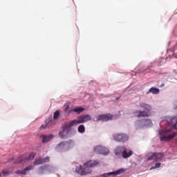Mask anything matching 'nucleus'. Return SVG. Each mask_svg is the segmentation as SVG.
<instances>
[{
    "mask_svg": "<svg viewBox=\"0 0 177 177\" xmlns=\"http://www.w3.org/2000/svg\"><path fill=\"white\" fill-rule=\"evenodd\" d=\"M167 121L169 122L170 127L173 128V129H176V125H177V118L174 117H167L166 118Z\"/></svg>",
    "mask_w": 177,
    "mask_h": 177,
    "instance_id": "obj_13",
    "label": "nucleus"
},
{
    "mask_svg": "<svg viewBox=\"0 0 177 177\" xmlns=\"http://www.w3.org/2000/svg\"><path fill=\"white\" fill-rule=\"evenodd\" d=\"M92 118L88 114L81 115L78 117V120H74L71 121L73 125H80V124H84L86 121H91Z\"/></svg>",
    "mask_w": 177,
    "mask_h": 177,
    "instance_id": "obj_6",
    "label": "nucleus"
},
{
    "mask_svg": "<svg viewBox=\"0 0 177 177\" xmlns=\"http://www.w3.org/2000/svg\"><path fill=\"white\" fill-rule=\"evenodd\" d=\"M59 115H60V112H59V111H56L54 113V115H53L54 120H57V118H59Z\"/></svg>",
    "mask_w": 177,
    "mask_h": 177,
    "instance_id": "obj_23",
    "label": "nucleus"
},
{
    "mask_svg": "<svg viewBox=\"0 0 177 177\" xmlns=\"http://www.w3.org/2000/svg\"><path fill=\"white\" fill-rule=\"evenodd\" d=\"M94 151L97 154H102L103 156H107V154L109 153V149L102 145L95 147L94 148Z\"/></svg>",
    "mask_w": 177,
    "mask_h": 177,
    "instance_id": "obj_9",
    "label": "nucleus"
},
{
    "mask_svg": "<svg viewBox=\"0 0 177 177\" xmlns=\"http://www.w3.org/2000/svg\"><path fill=\"white\" fill-rule=\"evenodd\" d=\"M74 127V124L72 122L70 123L65 124L64 126L62 127V131L59 132V136L62 139H64L65 138H68V133H70V129Z\"/></svg>",
    "mask_w": 177,
    "mask_h": 177,
    "instance_id": "obj_5",
    "label": "nucleus"
},
{
    "mask_svg": "<svg viewBox=\"0 0 177 177\" xmlns=\"http://www.w3.org/2000/svg\"><path fill=\"white\" fill-rule=\"evenodd\" d=\"M161 163H156L154 167H151L150 169H156V168H160Z\"/></svg>",
    "mask_w": 177,
    "mask_h": 177,
    "instance_id": "obj_26",
    "label": "nucleus"
},
{
    "mask_svg": "<svg viewBox=\"0 0 177 177\" xmlns=\"http://www.w3.org/2000/svg\"><path fill=\"white\" fill-rule=\"evenodd\" d=\"M50 161V158L47 156L46 158H40L39 159H36L34 161L35 165H42V164H45V162H49Z\"/></svg>",
    "mask_w": 177,
    "mask_h": 177,
    "instance_id": "obj_12",
    "label": "nucleus"
},
{
    "mask_svg": "<svg viewBox=\"0 0 177 177\" xmlns=\"http://www.w3.org/2000/svg\"><path fill=\"white\" fill-rule=\"evenodd\" d=\"M40 138L42 139V143H48V142H50V140L53 138V136L51 134L48 136L41 135Z\"/></svg>",
    "mask_w": 177,
    "mask_h": 177,
    "instance_id": "obj_17",
    "label": "nucleus"
},
{
    "mask_svg": "<svg viewBox=\"0 0 177 177\" xmlns=\"http://www.w3.org/2000/svg\"><path fill=\"white\" fill-rule=\"evenodd\" d=\"M77 131L80 133H84L85 132V126L84 124L79 126Z\"/></svg>",
    "mask_w": 177,
    "mask_h": 177,
    "instance_id": "obj_22",
    "label": "nucleus"
},
{
    "mask_svg": "<svg viewBox=\"0 0 177 177\" xmlns=\"http://www.w3.org/2000/svg\"><path fill=\"white\" fill-rule=\"evenodd\" d=\"M165 86V84H162L160 86H159V88H162V86Z\"/></svg>",
    "mask_w": 177,
    "mask_h": 177,
    "instance_id": "obj_28",
    "label": "nucleus"
},
{
    "mask_svg": "<svg viewBox=\"0 0 177 177\" xmlns=\"http://www.w3.org/2000/svg\"><path fill=\"white\" fill-rule=\"evenodd\" d=\"M162 157H164V153H154L148 158V161H150L151 160H153V161H158L161 160Z\"/></svg>",
    "mask_w": 177,
    "mask_h": 177,
    "instance_id": "obj_14",
    "label": "nucleus"
},
{
    "mask_svg": "<svg viewBox=\"0 0 177 177\" xmlns=\"http://www.w3.org/2000/svg\"><path fill=\"white\" fill-rule=\"evenodd\" d=\"M149 93H153V95H158L160 93V89L152 87L149 89Z\"/></svg>",
    "mask_w": 177,
    "mask_h": 177,
    "instance_id": "obj_21",
    "label": "nucleus"
},
{
    "mask_svg": "<svg viewBox=\"0 0 177 177\" xmlns=\"http://www.w3.org/2000/svg\"><path fill=\"white\" fill-rule=\"evenodd\" d=\"M140 106L144 109V111H136L134 112L135 117H150L151 115V106L145 102L140 103Z\"/></svg>",
    "mask_w": 177,
    "mask_h": 177,
    "instance_id": "obj_2",
    "label": "nucleus"
},
{
    "mask_svg": "<svg viewBox=\"0 0 177 177\" xmlns=\"http://www.w3.org/2000/svg\"><path fill=\"white\" fill-rule=\"evenodd\" d=\"M121 174H124V169H120L116 171H112L109 173H105L101 174V177H109V176H117V175H121Z\"/></svg>",
    "mask_w": 177,
    "mask_h": 177,
    "instance_id": "obj_11",
    "label": "nucleus"
},
{
    "mask_svg": "<svg viewBox=\"0 0 177 177\" xmlns=\"http://www.w3.org/2000/svg\"><path fill=\"white\" fill-rule=\"evenodd\" d=\"M39 170L41 172H45V171H46L47 172H50V171H52V169H50V167L49 166V165H46L44 166L40 167Z\"/></svg>",
    "mask_w": 177,
    "mask_h": 177,
    "instance_id": "obj_20",
    "label": "nucleus"
},
{
    "mask_svg": "<svg viewBox=\"0 0 177 177\" xmlns=\"http://www.w3.org/2000/svg\"><path fill=\"white\" fill-rule=\"evenodd\" d=\"M64 107H65L64 111H68V109L70 108V103L65 104Z\"/></svg>",
    "mask_w": 177,
    "mask_h": 177,
    "instance_id": "obj_25",
    "label": "nucleus"
},
{
    "mask_svg": "<svg viewBox=\"0 0 177 177\" xmlns=\"http://www.w3.org/2000/svg\"><path fill=\"white\" fill-rule=\"evenodd\" d=\"M33 167L32 165H30L27 167H26L24 170L22 171H16L15 174H17V175L21 174V175H26L28 171H31V169H32Z\"/></svg>",
    "mask_w": 177,
    "mask_h": 177,
    "instance_id": "obj_16",
    "label": "nucleus"
},
{
    "mask_svg": "<svg viewBox=\"0 0 177 177\" xmlns=\"http://www.w3.org/2000/svg\"><path fill=\"white\" fill-rule=\"evenodd\" d=\"M1 174H3V175L4 176H8V175H10V171L6 170V169H3L2 171H1Z\"/></svg>",
    "mask_w": 177,
    "mask_h": 177,
    "instance_id": "obj_24",
    "label": "nucleus"
},
{
    "mask_svg": "<svg viewBox=\"0 0 177 177\" xmlns=\"http://www.w3.org/2000/svg\"><path fill=\"white\" fill-rule=\"evenodd\" d=\"M97 165H99V161L89 160L88 162L84 163V167H83L82 165L77 167L76 172L82 176H85V175H89V174H92V169H91V168L97 167Z\"/></svg>",
    "mask_w": 177,
    "mask_h": 177,
    "instance_id": "obj_1",
    "label": "nucleus"
},
{
    "mask_svg": "<svg viewBox=\"0 0 177 177\" xmlns=\"http://www.w3.org/2000/svg\"><path fill=\"white\" fill-rule=\"evenodd\" d=\"M145 122H147L149 124H151V120L149 119L144 120Z\"/></svg>",
    "mask_w": 177,
    "mask_h": 177,
    "instance_id": "obj_27",
    "label": "nucleus"
},
{
    "mask_svg": "<svg viewBox=\"0 0 177 177\" xmlns=\"http://www.w3.org/2000/svg\"><path fill=\"white\" fill-rule=\"evenodd\" d=\"M129 139L128 135L122 133L113 134V140L115 142H127Z\"/></svg>",
    "mask_w": 177,
    "mask_h": 177,
    "instance_id": "obj_8",
    "label": "nucleus"
},
{
    "mask_svg": "<svg viewBox=\"0 0 177 177\" xmlns=\"http://www.w3.org/2000/svg\"><path fill=\"white\" fill-rule=\"evenodd\" d=\"M72 111H74V113H77V114H81V113L85 111V109L82 106H76L72 109Z\"/></svg>",
    "mask_w": 177,
    "mask_h": 177,
    "instance_id": "obj_19",
    "label": "nucleus"
},
{
    "mask_svg": "<svg viewBox=\"0 0 177 177\" xmlns=\"http://www.w3.org/2000/svg\"><path fill=\"white\" fill-rule=\"evenodd\" d=\"M116 100H120V98H119V97H118V98H116Z\"/></svg>",
    "mask_w": 177,
    "mask_h": 177,
    "instance_id": "obj_29",
    "label": "nucleus"
},
{
    "mask_svg": "<svg viewBox=\"0 0 177 177\" xmlns=\"http://www.w3.org/2000/svg\"><path fill=\"white\" fill-rule=\"evenodd\" d=\"M115 156H121L122 158H129L133 154L131 149H128L126 147H118L115 149Z\"/></svg>",
    "mask_w": 177,
    "mask_h": 177,
    "instance_id": "obj_4",
    "label": "nucleus"
},
{
    "mask_svg": "<svg viewBox=\"0 0 177 177\" xmlns=\"http://www.w3.org/2000/svg\"><path fill=\"white\" fill-rule=\"evenodd\" d=\"M35 156H37V153L32 152L30 153H25L23 156H21L20 158H19V164H24V162H27L28 160H34L35 158Z\"/></svg>",
    "mask_w": 177,
    "mask_h": 177,
    "instance_id": "obj_7",
    "label": "nucleus"
},
{
    "mask_svg": "<svg viewBox=\"0 0 177 177\" xmlns=\"http://www.w3.org/2000/svg\"><path fill=\"white\" fill-rule=\"evenodd\" d=\"M53 124V120L47 119L45 121V125L42 124L41 126V129H46V128H49V127H52Z\"/></svg>",
    "mask_w": 177,
    "mask_h": 177,
    "instance_id": "obj_18",
    "label": "nucleus"
},
{
    "mask_svg": "<svg viewBox=\"0 0 177 177\" xmlns=\"http://www.w3.org/2000/svg\"><path fill=\"white\" fill-rule=\"evenodd\" d=\"M65 146H67L68 147H69V146H74V141L71 140L66 142H62L58 145V147L61 149H64Z\"/></svg>",
    "mask_w": 177,
    "mask_h": 177,
    "instance_id": "obj_15",
    "label": "nucleus"
},
{
    "mask_svg": "<svg viewBox=\"0 0 177 177\" xmlns=\"http://www.w3.org/2000/svg\"><path fill=\"white\" fill-rule=\"evenodd\" d=\"M113 120V115L110 113L100 115L96 118L95 121H110Z\"/></svg>",
    "mask_w": 177,
    "mask_h": 177,
    "instance_id": "obj_10",
    "label": "nucleus"
},
{
    "mask_svg": "<svg viewBox=\"0 0 177 177\" xmlns=\"http://www.w3.org/2000/svg\"><path fill=\"white\" fill-rule=\"evenodd\" d=\"M158 132H159V135L160 136V142H169V140L174 139V138H175V136H176L177 135V132H174L171 134V132H172L171 129H168V130L160 129Z\"/></svg>",
    "mask_w": 177,
    "mask_h": 177,
    "instance_id": "obj_3",
    "label": "nucleus"
}]
</instances>
